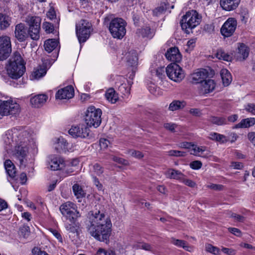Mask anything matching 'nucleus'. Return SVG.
<instances>
[{
    "label": "nucleus",
    "instance_id": "obj_1",
    "mask_svg": "<svg viewBox=\"0 0 255 255\" xmlns=\"http://www.w3.org/2000/svg\"><path fill=\"white\" fill-rule=\"evenodd\" d=\"M90 219L91 236L98 241L109 244L112 232L110 218L99 210L95 212H92Z\"/></svg>",
    "mask_w": 255,
    "mask_h": 255
},
{
    "label": "nucleus",
    "instance_id": "obj_2",
    "mask_svg": "<svg viewBox=\"0 0 255 255\" xmlns=\"http://www.w3.org/2000/svg\"><path fill=\"white\" fill-rule=\"evenodd\" d=\"M8 132L9 135L11 134L12 141L15 142L16 144L13 151V155L18 160L20 165H22L28 152V148L25 143L27 132L26 131L19 130L16 128L8 131Z\"/></svg>",
    "mask_w": 255,
    "mask_h": 255
},
{
    "label": "nucleus",
    "instance_id": "obj_3",
    "mask_svg": "<svg viewBox=\"0 0 255 255\" xmlns=\"http://www.w3.org/2000/svg\"><path fill=\"white\" fill-rule=\"evenodd\" d=\"M5 68L7 75L12 79L17 80L23 76L26 71L25 62L19 52L13 53Z\"/></svg>",
    "mask_w": 255,
    "mask_h": 255
},
{
    "label": "nucleus",
    "instance_id": "obj_4",
    "mask_svg": "<svg viewBox=\"0 0 255 255\" xmlns=\"http://www.w3.org/2000/svg\"><path fill=\"white\" fill-rule=\"evenodd\" d=\"M202 16L195 10H190L183 15L180 24L182 29L186 34H189L192 30L200 24Z\"/></svg>",
    "mask_w": 255,
    "mask_h": 255
},
{
    "label": "nucleus",
    "instance_id": "obj_5",
    "mask_svg": "<svg viewBox=\"0 0 255 255\" xmlns=\"http://www.w3.org/2000/svg\"><path fill=\"white\" fill-rule=\"evenodd\" d=\"M127 22L122 18L116 17L110 22L109 30L114 38L122 39L126 35Z\"/></svg>",
    "mask_w": 255,
    "mask_h": 255
},
{
    "label": "nucleus",
    "instance_id": "obj_6",
    "mask_svg": "<svg viewBox=\"0 0 255 255\" xmlns=\"http://www.w3.org/2000/svg\"><path fill=\"white\" fill-rule=\"evenodd\" d=\"M93 29L91 22L86 19H81L76 25V34L79 42L85 43L90 37Z\"/></svg>",
    "mask_w": 255,
    "mask_h": 255
},
{
    "label": "nucleus",
    "instance_id": "obj_7",
    "mask_svg": "<svg viewBox=\"0 0 255 255\" xmlns=\"http://www.w3.org/2000/svg\"><path fill=\"white\" fill-rule=\"evenodd\" d=\"M102 110L96 109L94 106L89 107L86 111L85 117V122L87 126L98 128L101 124Z\"/></svg>",
    "mask_w": 255,
    "mask_h": 255
},
{
    "label": "nucleus",
    "instance_id": "obj_8",
    "mask_svg": "<svg viewBox=\"0 0 255 255\" xmlns=\"http://www.w3.org/2000/svg\"><path fill=\"white\" fill-rule=\"evenodd\" d=\"M59 210L67 221L77 220L81 216L76 205L70 201L62 204L60 206Z\"/></svg>",
    "mask_w": 255,
    "mask_h": 255
},
{
    "label": "nucleus",
    "instance_id": "obj_9",
    "mask_svg": "<svg viewBox=\"0 0 255 255\" xmlns=\"http://www.w3.org/2000/svg\"><path fill=\"white\" fill-rule=\"evenodd\" d=\"M20 111L19 105L13 100H0V119L4 116H16Z\"/></svg>",
    "mask_w": 255,
    "mask_h": 255
},
{
    "label": "nucleus",
    "instance_id": "obj_10",
    "mask_svg": "<svg viewBox=\"0 0 255 255\" xmlns=\"http://www.w3.org/2000/svg\"><path fill=\"white\" fill-rule=\"evenodd\" d=\"M168 78L176 82H180L184 78L185 74L182 68L177 63H172L166 68Z\"/></svg>",
    "mask_w": 255,
    "mask_h": 255
},
{
    "label": "nucleus",
    "instance_id": "obj_11",
    "mask_svg": "<svg viewBox=\"0 0 255 255\" xmlns=\"http://www.w3.org/2000/svg\"><path fill=\"white\" fill-rule=\"evenodd\" d=\"M41 19L39 16H32L28 21V29L30 33V38L34 40H38L40 38V30Z\"/></svg>",
    "mask_w": 255,
    "mask_h": 255
},
{
    "label": "nucleus",
    "instance_id": "obj_12",
    "mask_svg": "<svg viewBox=\"0 0 255 255\" xmlns=\"http://www.w3.org/2000/svg\"><path fill=\"white\" fill-rule=\"evenodd\" d=\"M237 21L234 17L228 18L222 25L220 32L224 37H229L232 36L237 28Z\"/></svg>",
    "mask_w": 255,
    "mask_h": 255
},
{
    "label": "nucleus",
    "instance_id": "obj_13",
    "mask_svg": "<svg viewBox=\"0 0 255 255\" xmlns=\"http://www.w3.org/2000/svg\"><path fill=\"white\" fill-rule=\"evenodd\" d=\"M11 52L10 38L8 36L0 37V60L7 58Z\"/></svg>",
    "mask_w": 255,
    "mask_h": 255
},
{
    "label": "nucleus",
    "instance_id": "obj_14",
    "mask_svg": "<svg viewBox=\"0 0 255 255\" xmlns=\"http://www.w3.org/2000/svg\"><path fill=\"white\" fill-rule=\"evenodd\" d=\"M89 128L84 124L73 126L69 130V133L73 137L85 138L89 135Z\"/></svg>",
    "mask_w": 255,
    "mask_h": 255
},
{
    "label": "nucleus",
    "instance_id": "obj_15",
    "mask_svg": "<svg viewBox=\"0 0 255 255\" xmlns=\"http://www.w3.org/2000/svg\"><path fill=\"white\" fill-rule=\"evenodd\" d=\"M14 35L15 37L20 42L25 41L29 36L30 37L29 29L23 23H20L15 25Z\"/></svg>",
    "mask_w": 255,
    "mask_h": 255
},
{
    "label": "nucleus",
    "instance_id": "obj_16",
    "mask_svg": "<svg viewBox=\"0 0 255 255\" xmlns=\"http://www.w3.org/2000/svg\"><path fill=\"white\" fill-rule=\"evenodd\" d=\"M209 77L208 71L204 68L197 69L191 74V82L192 84H201L207 78Z\"/></svg>",
    "mask_w": 255,
    "mask_h": 255
},
{
    "label": "nucleus",
    "instance_id": "obj_17",
    "mask_svg": "<svg viewBox=\"0 0 255 255\" xmlns=\"http://www.w3.org/2000/svg\"><path fill=\"white\" fill-rule=\"evenodd\" d=\"M74 96V89L72 86L68 85L58 90L55 95L56 99H70Z\"/></svg>",
    "mask_w": 255,
    "mask_h": 255
},
{
    "label": "nucleus",
    "instance_id": "obj_18",
    "mask_svg": "<svg viewBox=\"0 0 255 255\" xmlns=\"http://www.w3.org/2000/svg\"><path fill=\"white\" fill-rule=\"evenodd\" d=\"M165 56L167 60L174 63H179L182 59V55L176 47L169 48L165 53Z\"/></svg>",
    "mask_w": 255,
    "mask_h": 255
},
{
    "label": "nucleus",
    "instance_id": "obj_19",
    "mask_svg": "<svg viewBox=\"0 0 255 255\" xmlns=\"http://www.w3.org/2000/svg\"><path fill=\"white\" fill-rule=\"evenodd\" d=\"M155 31L149 25H145L137 29L136 34L139 37L148 39H152L155 35Z\"/></svg>",
    "mask_w": 255,
    "mask_h": 255
},
{
    "label": "nucleus",
    "instance_id": "obj_20",
    "mask_svg": "<svg viewBox=\"0 0 255 255\" xmlns=\"http://www.w3.org/2000/svg\"><path fill=\"white\" fill-rule=\"evenodd\" d=\"M49 164L52 170L57 171L64 169L68 163L63 158L55 156L51 159Z\"/></svg>",
    "mask_w": 255,
    "mask_h": 255
},
{
    "label": "nucleus",
    "instance_id": "obj_21",
    "mask_svg": "<svg viewBox=\"0 0 255 255\" xmlns=\"http://www.w3.org/2000/svg\"><path fill=\"white\" fill-rule=\"evenodd\" d=\"M249 52L250 49L248 46L243 43H240L238 47V51L235 54V57L237 60L243 61L248 57Z\"/></svg>",
    "mask_w": 255,
    "mask_h": 255
},
{
    "label": "nucleus",
    "instance_id": "obj_22",
    "mask_svg": "<svg viewBox=\"0 0 255 255\" xmlns=\"http://www.w3.org/2000/svg\"><path fill=\"white\" fill-rule=\"evenodd\" d=\"M70 146V145L67 140L62 137H60L57 139L55 148L58 153H66L71 149Z\"/></svg>",
    "mask_w": 255,
    "mask_h": 255
},
{
    "label": "nucleus",
    "instance_id": "obj_23",
    "mask_svg": "<svg viewBox=\"0 0 255 255\" xmlns=\"http://www.w3.org/2000/svg\"><path fill=\"white\" fill-rule=\"evenodd\" d=\"M240 1L241 0H220V4L224 10L230 11L236 9Z\"/></svg>",
    "mask_w": 255,
    "mask_h": 255
},
{
    "label": "nucleus",
    "instance_id": "obj_24",
    "mask_svg": "<svg viewBox=\"0 0 255 255\" xmlns=\"http://www.w3.org/2000/svg\"><path fill=\"white\" fill-rule=\"evenodd\" d=\"M48 98L46 94H38L31 97L30 102L33 107L40 108L47 101Z\"/></svg>",
    "mask_w": 255,
    "mask_h": 255
},
{
    "label": "nucleus",
    "instance_id": "obj_25",
    "mask_svg": "<svg viewBox=\"0 0 255 255\" xmlns=\"http://www.w3.org/2000/svg\"><path fill=\"white\" fill-rule=\"evenodd\" d=\"M65 227L69 233L75 234L76 236H79L78 230L80 227V224L78 222V219L74 221H68V222L65 223Z\"/></svg>",
    "mask_w": 255,
    "mask_h": 255
},
{
    "label": "nucleus",
    "instance_id": "obj_26",
    "mask_svg": "<svg viewBox=\"0 0 255 255\" xmlns=\"http://www.w3.org/2000/svg\"><path fill=\"white\" fill-rule=\"evenodd\" d=\"M201 90L204 91L205 94H208L212 92L215 88L216 83L212 79H205L202 83L201 84Z\"/></svg>",
    "mask_w": 255,
    "mask_h": 255
},
{
    "label": "nucleus",
    "instance_id": "obj_27",
    "mask_svg": "<svg viewBox=\"0 0 255 255\" xmlns=\"http://www.w3.org/2000/svg\"><path fill=\"white\" fill-rule=\"evenodd\" d=\"M255 125V118H248L242 119L241 122L235 125L233 128H246L254 126Z\"/></svg>",
    "mask_w": 255,
    "mask_h": 255
},
{
    "label": "nucleus",
    "instance_id": "obj_28",
    "mask_svg": "<svg viewBox=\"0 0 255 255\" xmlns=\"http://www.w3.org/2000/svg\"><path fill=\"white\" fill-rule=\"evenodd\" d=\"M105 96L107 100L111 104L116 103L119 100L118 94L113 88L107 90L105 94Z\"/></svg>",
    "mask_w": 255,
    "mask_h": 255
},
{
    "label": "nucleus",
    "instance_id": "obj_29",
    "mask_svg": "<svg viewBox=\"0 0 255 255\" xmlns=\"http://www.w3.org/2000/svg\"><path fill=\"white\" fill-rule=\"evenodd\" d=\"M11 18L7 14L0 12V30H5L11 23Z\"/></svg>",
    "mask_w": 255,
    "mask_h": 255
},
{
    "label": "nucleus",
    "instance_id": "obj_30",
    "mask_svg": "<svg viewBox=\"0 0 255 255\" xmlns=\"http://www.w3.org/2000/svg\"><path fill=\"white\" fill-rule=\"evenodd\" d=\"M209 138L212 140L218 142L220 144H225L229 141V139L226 135L215 132L210 133Z\"/></svg>",
    "mask_w": 255,
    "mask_h": 255
},
{
    "label": "nucleus",
    "instance_id": "obj_31",
    "mask_svg": "<svg viewBox=\"0 0 255 255\" xmlns=\"http://www.w3.org/2000/svg\"><path fill=\"white\" fill-rule=\"evenodd\" d=\"M4 166L8 176L14 178L16 176V168L12 161L9 159L6 160L4 162Z\"/></svg>",
    "mask_w": 255,
    "mask_h": 255
},
{
    "label": "nucleus",
    "instance_id": "obj_32",
    "mask_svg": "<svg viewBox=\"0 0 255 255\" xmlns=\"http://www.w3.org/2000/svg\"><path fill=\"white\" fill-rule=\"evenodd\" d=\"M59 43V41L55 39H48L44 42V46L45 51L48 53L54 50Z\"/></svg>",
    "mask_w": 255,
    "mask_h": 255
},
{
    "label": "nucleus",
    "instance_id": "obj_33",
    "mask_svg": "<svg viewBox=\"0 0 255 255\" xmlns=\"http://www.w3.org/2000/svg\"><path fill=\"white\" fill-rule=\"evenodd\" d=\"M166 175L170 178L176 179L179 181L182 179L183 176H185L181 171L174 169H169L166 171Z\"/></svg>",
    "mask_w": 255,
    "mask_h": 255
},
{
    "label": "nucleus",
    "instance_id": "obj_34",
    "mask_svg": "<svg viewBox=\"0 0 255 255\" xmlns=\"http://www.w3.org/2000/svg\"><path fill=\"white\" fill-rule=\"evenodd\" d=\"M215 56L219 60L227 62L231 61L232 60V56L228 53H226L222 48L217 49Z\"/></svg>",
    "mask_w": 255,
    "mask_h": 255
},
{
    "label": "nucleus",
    "instance_id": "obj_35",
    "mask_svg": "<svg viewBox=\"0 0 255 255\" xmlns=\"http://www.w3.org/2000/svg\"><path fill=\"white\" fill-rule=\"evenodd\" d=\"M221 76L223 85L225 86H229L232 80L230 72L227 69H222L221 72Z\"/></svg>",
    "mask_w": 255,
    "mask_h": 255
},
{
    "label": "nucleus",
    "instance_id": "obj_36",
    "mask_svg": "<svg viewBox=\"0 0 255 255\" xmlns=\"http://www.w3.org/2000/svg\"><path fill=\"white\" fill-rule=\"evenodd\" d=\"M186 105V103L184 101L174 100L170 104L168 109L171 111H177L183 109Z\"/></svg>",
    "mask_w": 255,
    "mask_h": 255
},
{
    "label": "nucleus",
    "instance_id": "obj_37",
    "mask_svg": "<svg viewBox=\"0 0 255 255\" xmlns=\"http://www.w3.org/2000/svg\"><path fill=\"white\" fill-rule=\"evenodd\" d=\"M207 147L205 146H199L196 144H193L191 150V154L196 156H202V154L206 150Z\"/></svg>",
    "mask_w": 255,
    "mask_h": 255
},
{
    "label": "nucleus",
    "instance_id": "obj_38",
    "mask_svg": "<svg viewBox=\"0 0 255 255\" xmlns=\"http://www.w3.org/2000/svg\"><path fill=\"white\" fill-rule=\"evenodd\" d=\"M119 92L123 97H128L130 94V87L128 83H122L118 88Z\"/></svg>",
    "mask_w": 255,
    "mask_h": 255
},
{
    "label": "nucleus",
    "instance_id": "obj_39",
    "mask_svg": "<svg viewBox=\"0 0 255 255\" xmlns=\"http://www.w3.org/2000/svg\"><path fill=\"white\" fill-rule=\"evenodd\" d=\"M171 243L179 248H182L186 251H188L189 247L186 245V242L184 240L176 239L174 238H171Z\"/></svg>",
    "mask_w": 255,
    "mask_h": 255
},
{
    "label": "nucleus",
    "instance_id": "obj_40",
    "mask_svg": "<svg viewBox=\"0 0 255 255\" xmlns=\"http://www.w3.org/2000/svg\"><path fill=\"white\" fill-rule=\"evenodd\" d=\"M72 189L74 195L77 198H83L85 197V193L82 188L81 186H80L79 185L77 184H74L72 187Z\"/></svg>",
    "mask_w": 255,
    "mask_h": 255
},
{
    "label": "nucleus",
    "instance_id": "obj_41",
    "mask_svg": "<svg viewBox=\"0 0 255 255\" xmlns=\"http://www.w3.org/2000/svg\"><path fill=\"white\" fill-rule=\"evenodd\" d=\"M205 251L207 253H211L214 255H219L220 254V249L210 244H206L205 245Z\"/></svg>",
    "mask_w": 255,
    "mask_h": 255
},
{
    "label": "nucleus",
    "instance_id": "obj_42",
    "mask_svg": "<svg viewBox=\"0 0 255 255\" xmlns=\"http://www.w3.org/2000/svg\"><path fill=\"white\" fill-rule=\"evenodd\" d=\"M30 233V228L27 225H24L19 230L18 234L20 237L27 239Z\"/></svg>",
    "mask_w": 255,
    "mask_h": 255
},
{
    "label": "nucleus",
    "instance_id": "obj_43",
    "mask_svg": "<svg viewBox=\"0 0 255 255\" xmlns=\"http://www.w3.org/2000/svg\"><path fill=\"white\" fill-rule=\"evenodd\" d=\"M210 121L213 124L218 126L224 125L227 124L226 119L223 117L213 116L211 118Z\"/></svg>",
    "mask_w": 255,
    "mask_h": 255
},
{
    "label": "nucleus",
    "instance_id": "obj_44",
    "mask_svg": "<svg viewBox=\"0 0 255 255\" xmlns=\"http://www.w3.org/2000/svg\"><path fill=\"white\" fill-rule=\"evenodd\" d=\"M138 58L135 55L128 54L127 56V63L130 67H134L137 64Z\"/></svg>",
    "mask_w": 255,
    "mask_h": 255
},
{
    "label": "nucleus",
    "instance_id": "obj_45",
    "mask_svg": "<svg viewBox=\"0 0 255 255\" xmlns=\"http://www.w3.org/2000/svg\"><path fill=\"white\" fill-rule=\"evenodd\" d=\"M46 15L47 17L51 20H54V21H55L56 20L57 21L60 20V18L57 19L56 11L53 7L50 8L49 10L47 11Z\"/></svg>",
    "mask_w": 255,
    "mask_h": 255
},
{
    "label": "nucleus",
    "instance_id": "obj_46",
    "mask_svg": "<svg viewBox=\"0 0 255 255\" xmlns=\"http://www.w3.org/2000/svg\"><path fill=\"white\" fill-rule=\"evenodd\" d=\"M49 231L55 237V238H56L57 239L59 243L62 244L63 243V238L60 231L52 228H50L49 229Z\"/></svg>",
    "mask_w": 255,
    "mask_h": 255
},
{
    "label": "nucleus",
    "instance_id": "obj_47",
    "mask_svg": "<svg viewBox=\"0 0 255 255\" xmlns=\"http://www.w3.org/2000/svg\"><path fill=\"white\" fill-rule=\"evenodd\" d=\"M168 154L172 156L184 157L186 155V152L183 151L170 150L168 151Z\"/></svg>",
    "mask_w": 255,
    "mask_h": 255
},
{
    "label": "nucleus",
    "instance_id": "obj_48",
    "mask_svg": "<svg viewBox=\"0 0 255 255\" xmlns=\"http://www.w3.org/2000/svg\"><path fill=\"white\" fill-rule=\"evenodd\" d=\"M190 167L193 170H199L202 166V163L200 160H194L189 164Z\"/></svg>",
    "mask_w": 255,
    "mask_h": 255
},
{
    "label": "nucleus",
    "instance_id": "obj_49",
    "mask_svg": "<svg viewBox=\"0 0 255 255\" xmlns=\"http://www.w3.org/2000/svg\"><path fill=\"white\" fill-rule=\"evenodd\" d=\"M43 27L47 33H52L54 29L53 24L48 22H44Z\"/></svg>",
    "mask_w": 255,
    "mask_h": 255
},
{
    "label": "nucleus",
    "instance_id": "obj_50",
    "mask_svg": "<svg viewBox=\"0 0 255 255\" xmlns=\"http://www.w3.org/2000/svg\"><path fill=\"white\" fill-rule=\"evenodd\" d=\"M166 10V8L164 6H158L152 11L153 15L158 16L160 14L163 13Z\"/></svg>",
    "mask_w": 255,
    "mask_h": 255
},
{
    "label": "nucleus",
    "instance_id": "obj_51",
    "mask_svg": "<svg viewBox=\"0 0 255 255\" xmlns=\"http://www.w3.org/2000/svg\"><path fill=\"white\" fill-rule=\"evenodd\" d=\"M180 182L183 183L185 185L192 188L195 187L196 185V184L194 181L191 179L185 178V176L182 177V179L181 180Z\"/></svg>",
    "mask_w": 255,
    "mask_h": 255
},
{
    "label": "nucleus",
    "instance_id": "obj_52",
    "mask_svg": "<svg viewBox=\"0 0 255 255\" xmlns=\"http://www.w3.org/2000/svg\"><path fill=\"white\" fill-rule=\"evenodd\" d=\"M34 73L35 78H40L46 74V70L45 68H40L37 69Z\"/></svg>",
    "mask_w": 255,
    "mask_h": 255
},
{
    "label": "nucleus",
    "instance_id": "obj_53",
    "mask_svg": "<svg viewBox=\"0 0 255 255\" xmlns=\"http://www.w3.org/2000/svg\"><path fill=\"white\" fill-rule=\"evenodd\" d=\"M113 160L116 162L124 165H127L129 164L128 160L117 156H113Z\"/></svg>",
    "mask_w": 255,
    "mask_h": 255
},
{
    "label": "nucleus",
    "instance_id": "obj_54",
    "mask_svg": "<svg viewBox=\"0 0 255 255\" xmlns=\"http://www.w3.org/2000/svg\"><path fill=\"white\" fill-rule=\"evenodd\" d=\"M109 144L110 141L106 138H101L99 140V145L101 149H106Z\"/></svg>",
    "mask_w": 255,
    "mask_h": 255
},
{
    "label": "nucleus",
    "instance_id": "obj_55",
    "mask_svg": "<svg viewBox=\"0 0 255 255\" xmlns=\"http://www.w3.org/2000/svg\"><path fill=\"white\" fill-rule=\"evenodd\" d=\"M96 255H116V254L112 251H107L104 249L100 248L97 252Z\"/></svg>",
    "mask_w": 255,
    "mask_h": 255
},
{
    "label": "nucleus",
    "instance_id": "obj_56",
    "mask_svg": "<svg viewBox=\"0 0 255 255\" xmlns=\"http://www.w3.org/2000/svg\"><path fill=\"white\" fill-rule=\"evenodd\" d=\"M156 75L160 80H162L165 78L163 68H158L156 70Z\"/></svg>",
    "mask_w": 255,
    "mask_h": 255
},
{
    "label": "nucleus",
    "instance_id": "obj_57",
    "mask_svg": "<svg viewBox=\"0 0 255 255\" xmlns=\"http://www.w3.org/2000/svg\"><path fill=\"white\" fill-rule=\"evenodd\" d=\"M94 172L98 175L102 174L103 173V168L99 164L96 163L93 166Z\"/></svg>",
    "mask_w": 255,
    "mask_h": 255
},
{
    "label": "nucleus",
    "instance_id": "obj_58",
    "mask_svg": "<svg viewBox=\"0 0 255 255\" xmlns=\"http://www.w3.org/2000/svg\"><path fill=\"white\" fill-rule=\"evenodd\" d=\"M228 231L229 232L237 237H241L242 236V232L241 230L238 228L230 227L228 228Z\"/></svg>",
    "mask_w": 255,
    "mask_h": 255
},
{
    "label": "nucleus",
    "instance_id": "obj_59",
    "mask_svg": "<svg viewBox=\"0 0 255 255\" xmlns=\"http://www.w3.org/2000/svg\"><path fill=\"white\" fill-rule=\"evenodd\" d=\"M176 125L175 124L171 123H167L164 124V128L166 129L169 130L171 132H175V128H176Z\"/></svg>",
    "mask_w": 255,
    "mask_h": 255
},
{
    "label": "nucleus",
    "instance_id": "obj_60",
    "mask_svg": "<svg viewBox=\"0 0 255 255\" xmlns=\"http://www.w3.org/2000/svg\"><path fill=\"white\" fill-rule=\"evenodd\" d=\"M32 255H49L46 252L42 251L40 248H34L32 251Z\"/></svg>",
    "mask_w": 255,
    "mask_h": 255
},
{
    "label": "nucleus",
    "instance_id": "obj_61",
    "mask_svg": "<svg viewBox=\"0 0 255 255\" xmlns=\"http://www.w3.org/2000/svg\"><path fill=\"white\" fill-rule=\"evenodd\" d=\"M193 146V143L190 142L183 141L179 143V147L185 149H191Z\"/></svg>",
    "mask_w": 255,
    "mask_h": 255
},
{
    "label": "nucleus",
    "instance_id": "obj_62",
    "mask_svg": "<svg viewBox=\"0 0 255 255\" xmlns=\"http://www.w3.org/2000/svg\"><path fill=\"white\" fill-rule=\"evenodd\" d=\"M231 166L235 169H242L244 167L243 163L237 161H232L231 162Z\"/></svg>",
    "mask_w": 255,
    "mask_h": 255
},
{
    "label": "nucleus",
    "instance_id": "obj_63",
    "mask_svg": "<svg viewBox=\"0 0 255 255\" xmlns=\"http://www.w3.org/2000/svg\"><path fill=\"white\" fill-rule=\"evenodd\" d=\"M249 17L248 11L242 12L240 14V19L244 23H246Z\"/></svg>",
    "mask_w": 255,
    "mask_h": 255
},
{
    "label": "nucleus",
    "instance_id": "obj_64",
    "mask_svg": "<svg viewBox=\"0 0 255 255\" xmlns=\"http://www.w3.org/2000/svg\"><path fill=\"white\" fill-rule=\"evenodd\" d=\"M230 217L231 218L234 219L235 220L238 221V222H243L244 220V219H245L244 216L240 215L234 213H232L231 214Z\"/></svg>",
    "mask_w": 255,
    "mask_h": 255
}]
</instances>
